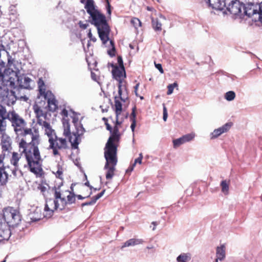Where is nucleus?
Instances as JSON below:
<instances>
[{"label": "nucleus", "mask_w": 262, "mask_h": 262, "mask_svg": "<svg viewBox=\"0 0 262 262\" xmlns=\"http://www.w3.org/2000/svg\"><path fill=\"white\" fill-rule=\"evenodd\" d=\"M9 120L11 122L17 139V144L21 153L24 154L30 171L40 177L43 174L41 158L39 146L41 140L37 128L27 127L25 119L16 112L10 114Z\"/></svg>", "instance_id": "f257e3e1"}, {"label": "nucleus", "mask_w": 262, "mask_h": 262, "mask_svg": "<svg viewBox=\"0 0 262 262\" xmlns=\"http://www.w3.org/2000/svg\"><path fill=\"white\" fill-rule=\"evenodd\" d=\"M84 8L92 19V24L97 29L108 26L105 15L95 9L93 0H87Z\"/></svg>", "instance_id": "f03ea898"}, {"label": "nucleus", "mask_w": 262, "mask_h": 262, "mask_svg": "<svg viewBox=\"0 0 262 262\" xmlns=\"http://www.w3.org/2000/svg\"><path fill=\"white\" fill-rule=\"evenodd\" d=\"M54 196L58 199L60 203V210L64 209L67 206L71 205L76 203V195L69 190H61L59 187H54Z\"/></svg>", "instance_id": "7ed1b4c3"}, {"label": "nucleus", "mask_w": 262, "mask_h": 262, "mask_svg": "<svg viewBox=\"0 0 262 262\" xmlns=\"http://www.w3.org/2000/svg\"><path fill=\"white\" fill-rule=\"evenodd\" d=\"M122 122L119 121L116 118V123L105 144L104 150H110L113 151H118V147L119 146L121 134L119 132V129L121 127Z\"/></svg>", "instance_id": "20e7f679"}, {"label": "nucleus", "mask_w": 262, "mask_h": 262, "mask_svg": "<svg viewBox=\"0 0 262 262\" xmlns=\"http://www.w3.org/2000/svg\"><path fill=\"white\" fill-rule=\"evenodd\" d=\"M104 155L106 160L104 169L107 170L106 179L111 180L115 175V166L118 162L117 152L104 150Z\"/></svg>", "instance_id": "39448f33"}, {"label": "nucleus", "mask_w": 262, "mask_h": 262, "mask_svg": "<svg viewBox=\"0 0 262 262\" xmlns=\"http://www.w3.org/2000/svg\"><path fill=\"white\" fill-rule=\"evenodd\" d=\"M15 60L14 59H8V66L9 70L2 72V69L0 67V81H9L10 84H14V81L17 78L16 71H18V69L15 68L14 67Z\"/></svg>", "instance_id": "423d86ee"}, {"label": "nucleus", "mask_w": 262, "mask_h": 262, "mask_svg": "<svg viewBox=\"0 0 262 262\" xmlns=\"http://www.w3.org/2000/svg\"><path fill=\"white\" fill-rule=\"evenodd\" d=\"M49 148L52 149L54 156H60V151L68 148V142L65 138L55 136L53 139H49Z\"/></svg>", "instance_id": "0eeeda50"}, {"label": "nucleus", "mask_w": 262, "mask_h": 262, "mask_svg": "<svg viewBox=\"0 0 262 262\" xmlns=\"http://www.w3.org/2000/svg\"><path fill=\"white\" fill-rule=\"evenodd\" d=\"M13 141L12 138L7 132V128L0 129V145L1 146L2 153L0 155L4 156L5 159L6 153L11 152L12 150Z\"/></svg>", "instance_id": "6e6552de"}, {"label": "nucleus", "mask_w": 262, "mask_h": 262, "mask_svg": "<svg viewBox=\"0 0 262 262\" xmlns=\"http://www.w3.org/2000/svg\"><path fill=\"white\" fill-rule=\"evenodd\" d=\"M5 222L9 226H14L21 221L19 212L13 207H8L4 210Z\"/></svg>", "instance_id": "1a4fd4ad"}, {"label": "nucleus", "mask_w": 262, "mask_h": 262, "mask_svg": "<svg viewBox=\"0 0 262 262\" xmlns=\"http://www.w3.org/2000/svg\"><path fill=\"white\" fill-rule=\"evenodd\" d=\"M226 10L234 15H242V9L243 5L238 0H226Z\"/></svg>", "instance_id": "9d476101"}, {"label": "nucleus", "mask_w": 262, "mask_h": 262, "mask_svg": "<svg viewBox=\"0 0 262 262\" xmlns=\"http://www.w3.org/2000/svg\"><path fill=\"white\" fill-rule=\"evenodd\" d=\"M76 131L73 133L74 137H70L69 142L71 143L72 148L77 149L79 144L80 137L85 132V129L81 123L75 125Z\"/></svg>", "instance_id": "9b49d317"}, {"label": "nucleus", "mask_w": 262, "mask_h": 262, "mask_svg": "<svg viewBox=\"0 0 262 262\" xmlns=\"http://www.w3.org/2000/svg\"><path fill=\"white\" fill-rule=\"evenodd\" d=\"M57 209L60 210V203L58 199H50L46 201V203L45 207V214L43 216L49 217L53 215L54 211Z\"/></svg>", "instance_id": "f8f14e48"}, {"label": "nucleus", "mask_w": 262, "mask_h": 262, "mask_svg": "<svg viewBox=\"0 0 262 262\" xmlns=\"http://www.w3.org/2000/svg\"><path fill=\"white\" fill-rule=\"evenodd\" d=\"M33 110L35 115L38 124H41L42 122L46 121L47 113L44 110L43 107L40 106L37 103H35L33 105Z\"/></svg>", "instance_id": "ddd939ff"}, {"label": "nucleus", "mask_w": 262, "mask_h": 262, "mask_svg": "<svg viewBox=\"0 0 262 262\" xmlns=\"http://www.w3.org/2000/svg\"><path fill=\"white\" fill-rule=\"evenodd\" d=\"M113 68L112 74L114 78L117 80L119 83H122L123 80L126 77V73L125 68L122 67H118L113 63L111 64Z\"/></svg>", "instance_id": "4468645a"}, {"label": "nucleus", "mask_w": 262, "mask_h": 262, "mask_svg": "<svg viewBox=\"0 0 262 262\" xmlns=\"http://www.w3.org/2000/svg\"><path fill=\"white\" fill-rule=\"evenodd\" d=\"M15 111H12L7 112V110L5 106L0 104V129L2 128H7V122L6 120H9L10 114L14 113Z\"/></svg>", "instance_id": "2eb2a0df"}, {"label": "nucleus", "mask_w": 262, "mask_h": 262, "mask_svg": "<svg viewBox=\"0 0 262 262\" xmlns=\"http://www.w3.org/2000/svg\"><path fill=\"white\" fill-rule=\"evenodd\" d=\"M8 174L5 171L4 156L0 155V187L4 186L8 182Z\"/></svg>", "instance_id": "dca6fc26"}, {"label": "nucleus", "mask_w": 262, "mask_h": 262, "mask_svg": "<svg viewBox=\"0 0 262 262\" xmlns=\"http://www.w3.org/2000/svg\"><path fill=\"white\" fill-rule=\"evenodd\" d=\"M244 14L248 17H251L255 14H257L258 11V5L254 3H247L243 5Z\"/></svg>", "instance_id": "f3484780"}, {"label": "nucleus", "mask_w": 262, "mask_h": 262, "mask_svg": "<svg viewBox=\"0 0 262 262\" xmlns=\"http://www.w3.org/2000/svg\"><path fill=\"white\" fill-rule=\"evenodd\" d=\"M44 98L47 100L49 110L52 112L56 111L58 108V101L53 94L52 92L47 93Z\"/></svg>", "instance_id": "a211bd4d"}, {"label": "nucleus", "mask_w": 262, "mask_h": 262, "mask_svg": "<svg viewBox=\"0 0 262 262\" xmlns=\"http://www.w3.org/2000/svg\"><path fill=\"white\" fill-rule=\"evenodd\" d=\"M151 25L153 29L156 32H161L162 30V20H165V17L160 14L159 18L151 17Z\"/></svg>", "instance_id": "6ab92c4d"}, {"label": "nucleus", "mask_w": 262, "mask_h": 262, "mask_svg": "<svg viewBox=\"0 0 262 262\" xmlns=\"http://www.w3.org/2000/svg\"><path fill=\"white\" fill-rule=\"evenodd\" d=\"M207 3L209 7L217 10H223L226 7V0H208Z\"/></svg>", "instance_id": "aec40b11"}, {"label": "nucleus", "mask_w": 262, "mask_h": 262, "mask_svg": "<svg viewBox=\"0 0 262 262\" xmlns=\"http://www.w3.org/2000/svg\"><path fill=\"white\" fill-rule=\"evenodd\" d=\"M97 30L100 39L103 44H105L109 39L108 34L110 31L109 26L98 28Z\"/></svg>", "instance_id": "412c9836"}, {"label": "nucleus", "mask_w": 262, "mask_h": 262, "mask_svg": "<svg viewBox=\"0 0 262 262\" xmlns=\"http://www.w3.org/2000/svg\"><path fill=\"white\" fill-rule=\"evenodd\" d=\"M39 125L44 129L45 134L48 137L49 139H53L54 136H55V131L52 129L50 123L45 121Z\"/></svg>", "instance_id": "4be33fe9"}, {"label": "nucleus", "mask_w": 262, "mask_h": 262, "mask_svg": "<svg viewBox=\"0 0 262 262\" xmlns=\"http://www.w3.org/2000/svg\"><path fill=\"white\" fill-rule=\"evenodd\" d=\"M11 235V231L9 225L6 223L0 225V240H7Z\"/></svg>", "instance_id": "5701e85b"}, {"label": "nucleus", "mask_w": 262, "mask_h": 262, "mask_svg": "<svg viewBox=\"0 0 262 262\" xmlns=\"http://www.w3.org/2000/svg\"><path fill=\"white\" fill-rule=\"evenodd\" d=\"M20 154L17 152L13 151L12 152L11 157L10 159V163L15 167H19L18 162L21 158V156L23 153H21L22 149L19 150Z\"/></svg>", "instance_id": "b1692460"}, {"label": "nucleus", "mask_w": 262, "mask_h": 262, "mask_svg": "<svg viewBox=\"0 0 262 262\" xmlns=\"http://www.w3.org/2000/svg\"><path fill=\"white\" fill-rule=\"evenodd\" d=\"M38 88L39 95L43 97L47 95V93H51L50 91H46V85L43 80L41 78H39L38 81Z\"/></svg>", "instance_id": "393cba45"}, {"label": "nucleus", "mask_w": 262, "mask_h": 262, "mask_svg": "<svg viewBox=\"0 0 262 262\" xmlns=\"http://www.w3.org/2000/svg\"><path fill=\"white\" fill-rule=\"evenodd\" d=\"M226 247L222 245L220 247H217L216 250V256L220 260H223L225 257Z\"/></svg>", "instance_id": "a878e982"}, {"label": "nucleus", "mask_w": 262, "mask_h": 262, "mask_svg": "<svg viewBox=\"0 0 262 262\" xmlns=\"http://www.w3.org/2000/svg\"><path fill=\"white\" fill-rule=\"evenodd\" d=\"M105 191V190H103L101 192H100L98 194H97V195L94 196L92 198V200L91 201L83 203L82 204V206H88V205H91L94 204L96 203V202L97 201V200H98L99 199H100L104 194Z\"/></svg>", "instance_id": "bb28decb"}, {"label": "nucleus", "mask_w": 262, "mask_h": 262, "mask_svg": "<svg viewBox=\"0 0 262 262\" xmlns=\"http://www.w3.org/2000/svg\"><path fill=\"white\" fill-rule=\"evenodd\" d=\"M142 241L141 239L132 238L124 243V245L122 246L121 248H123L126 247L135 246L141 244Z\"/></svg>", "instance_id": "cd10ccee"}, {"label": "nucleus", "mask_w": 262, "mask_h": 262, "mask_svg": "<svg viewBox=\"0 0 262 262\" xmlns=\"http://www.w3.org/2000/svg\"><path fill=\"white\" fill-rule=\"evenodd\" d=\"M114 108L116 118H118L119 115L121 114L122 111V105L119 100L116 99V98L115 100Z\"/></svg>", "instance_id": "c85d7f7f"}, {"label": "nucleus", "mask_w": 262, "mask_h": 262, "mask_svg": "<svg viewBox=\"0 0 262 262\" xmlns=\"http://www.w3.org/2000/svg\"><path fill=\"white\" fill-rule=\"evenodd\" d=\"M136 107H134L132 110V112L131 113L130 117V120L132 121L130 128L133 132H134L135 128L136 125Z\"/></svg>", "instance_id": "c756f323"}, {"label": "nucleus", "mask_w": 262, "mask_h": 262, "mask_svg": "<svg viewBox=\"0 0 262 262\" xmlns=\"http://www.w3.org/2000/svg\"><path fill=\"white\" fill-rule=\"evenodd\" d=\"M190 258L189 254L183 253L177 257V260L178 262H188L190 260Z\"/></svg>", "instance_id": "7c9ffc66"}, {"label": "nucleus", "mask_w": 262, "mask_h": 262, "mask_svg": "<svg viewBox=\"0 0 262 262\" xmlns=\"http://www.w3.org/2000/svg\"><path fill=\"white\" fill-rule=\"evenodd\" d=\"M63 169L61 166L58 164L57 166L56 171H53V173L55 175L56 177L60 179H62Z\"/></svg>", "instance_id": "2f4dec72"}, {"label": "nucleus", "mask_w": 262, "mask_h": 262, "mask_svg": "<svg viewBox=\"0 0 262 262\" xmlns=\"http://www.w3.org/2000/svg\"><path fill=\"white\" fill-rule=\"evenodd\" d=\"M229 184V180L228 181H227L226 180H223L221 183L222 191L225 194H227L228 193Z\"/></svg>", "instance_id": "473e14b6"}, {"label": "nucleus", "mask_w": 262, "mask_h": 262, "mask_svg": "<svg viewBox=\"0 0 262 262\" xmlns=\"http://www.w3.org/2000/svg\"><path fill=\"white\" fill-rule=\"evenodd\" d=\"M31 79L28 77H25L24 78V81H21L20 83V85L25 88V89H29L30 88V82H31Z\"/></svg>", "instance_id": "72a5a7b5"}, {"label": "nucleus", "mask_w": 262, "mask_h": 262, "mask_svg": "<svg viewBox=\"0 0 262 262\" xmlns=\"http://www.w3.org/2000/svg\"><path fill=\"white\" fill-rule=\"evenodd\" d=\"M233 125L232 122H228L223 125L222 127H220L222 134L227 132L231 127Z\"/></svg>", "instance_id": "f704fd0d"}, {"label": "nucleus", "mask_w": 262, "mask_h": 262, "mask_svg": "<svg viewBox=\"0 0 262 262\" xmlns=\"http://www.w3.org/2000/svg\"><path fill=\"white\" fill-rule=\"evenodd\" d=\"M233 125L232 122H228L223 125L222 127H220L222 134L227 132L231 127Z\"/></svg>", "instance_id": "c9c22d12"}, {"label": "nucleus", "mask_w": 262, "mask_h": 262, "mask_svg": "<svg viewBox=\"0 0 262 262\" xmlns=\"http://www.w3.org/2000/svg\"><path fill=\"white\" fill-rule=\"evenodd\" d=\"M38 189L40 191L44 196H47V193L49 189L47 186L42 184H39L38 186Z\"/></svg>", "instance_id": "e433bc0d"}, {"label": "nucleus", "mask_w": 262, "mask_h": 262, "mask_svg": "<svg viewBox=\"0 0 262 262\" xmlns=\"http://www.w3.org/2000/svg\"><path fill=\"white\" fill-rule=\"evenodd\" d=\"M185 143L182 137L173 140V145L174 148H177Z\"/></svg>", "instance_id": "4c0bfd02"}, {"label": "nucleus", "mask_w": 262, "mask_h": 262, "mask_svg": "<svg viewBox=\"0 0 262 262\" xmlns=\"http://www.w3.org/2000/svg\"><path fill=\"white\" fill-rule=\"evenodd\" d=\"M122 87H124L125 90L126 89L125 84H123V82L122 83H118V94L121 100L124 101L125 98L122 97Z\"/></svg>", "instance_id": "58836bf2"}, {"label": "nucleus", "mask_w": 262, "mask_h": 262, "mask_svg": "<svg viewBox=\"0 0 262 262\" xmlns=\"http://www.w3.org/2000/svg\"><path fill=\"white\" fill-rule=\"evenodd\" d=\"M225 97L228 101H232L235 97V94L233 91H229L225 94Z\"/></svg>", "instance_id": "ea45409f"}, {"label": "nucleus", "mask_w": 262, "mask_h": 262, "mask_svg": "<svg viewBox=\"0 0 262 262\" xmlns=\"http://www.w3.org/2000/svg\"><path fill=\"white\" fill-rule=\"evenodd\" d=\"M194 136L195 134L194 133H191L184 135L182 137L185 143L192 140L194 138Z\"/></svg>", "instance_id": "a19ab883"}, {"label": "nucleus", "mask_w": 262, "mask_h": 262, "mask_svg": "<svg viewBox=\"0 0 262 262\" xmlns=\"http://www.w3.org/2000/svg\"><path fill=\"white\" fill-rule=\"evenodd\" d=\"M63 134L64 136L68 137L69 138L70 137H74L73 135L72 136L71 135L70 129V125L68 123H67V126L64 127Z\"/></svg>", "instance_id": "79ce46f5"}, {"label": "nucleus", "mask_w": 262, "mask_h": 262, "mask_svg": "<svg viewBox=\"0 0 262 262\" xmlns=\"http://www.w3.org/2000/svg\"><path fill=\"white\" fill-rule=\"evenodd\" d=\"M130 22L133 25V26L136 28L141 26V22L140 20V19L138 18H133V19H132Z\"/></svg>", "instance_id": "37998d69"}, {"label": "nucleus", "mask_w": 262, "mask_h": 262, "mask_svg": "<svg viewBox=\"0 0 262 262\" xmlns=\"http://www.w3.org/2000/svg\"><path fill=\"white\" fill-rule=\"evenodd\" d=\"M176 86H178V84L177 82H174L173 84H169L167 86L168 90L167 92V94L170 95L171 94H172L174 88Z\"/></svg>", "instance_id": "c03bdc74"}, {"label": "nucleus", "mask_w": 262, "mask_h": 262, "mask_svg": "<svg viewBox=\"0 0 262 262\" xmlns=\"http://www.w3.org/2000/svg\"><path fill=\"white\" fill-rule=\"evenodd\" d=\"M222 134L221 130L220 127L217 129H215L214 130L213 132L212 133L211 139H214L218 137Z\"/></svg>", "instance_id": "a18cd8bd"}, {"label": "nucleus", "mask_w": 262, "mask_h": 262, "mask_svg": "<svg viewBox=\"0 0 262 262\" xmlns=\"http://www.w3.org/2000/svg\"><path fill=\"white\" fill-rule=\"evenodd\" d=\"M257 14L259 15V19L262 22V2L258 4V11Z\"/></svg>", "instance_id": "49530a36"}, {"label": "nucleus", "mask_w": 262, "mask_h": 262, "mask_svg": "<svg viewBox=\"0 0 262 262\" xmlns=\"http://www.w3.org/2000/svg\"><path fill=\"white\" fill-rule=\"evenodd\" d=\"M111 43L113 45V48L112 50H109L108 51V54L111 56H115V53H116V50H115V47H114V43L113 42L112 40H111Z\"/></svg>", "instance_id": "de8ad7c7"}, {"label": "nucleus", "mask_w": 262, "mask_h": 262, "mask_svg": "<svg viewBox=\"0 0 262 262\" xmlns=\"http://www.w3.org/2000/svg\"><path fill=\"white\" fill-rule=\"evenodd\" d=\"M142 159H143V156H142V154L141 153L139 155V157L138 158L135 159L133 164H135V166L137 163H139V164H141L142 163Z\"/></svg>", "instance_id": "09e8293b"}, {"label": "nucleus", "mask_w": 262, "mask_h": 262, "mask_svg": "<svg viewBox=\"0 0 262 262\" xmlns=\"http://www.w3.org/2000/svg\"><path fill=\"white\" fill-rule=\"evenodd\" d=\"M117 61H118V63L119 64V66H118V67L124 68V65H123L122 58L121 57V56H118L117 57Z\"/></svg>", "instance_id": "8fccbe9b"}, {"label": "nucleus", "mask_w": 262, "mask_h": 262, "mask_svg": "<svg viewBox=\"0 0 262 262\" xmlns=\"http://www.w3.org/2000/svg\"><path fill=\"white\" fill-rule=\"evenodd\" d=\"M5 223H6L5 222L4 220V210H3V212L0 211V225H2Z\"/></svg>", "instance_id": "3c124183"}, {"label": "nucleus", "mask_w": 262, "mask_h": 262, "mask_svg": "<svg viewBox=\"0 0 262 262\" xmlns=\"http://www.w3.org/2000/svg\"><path fill=\"white\" fill-rule=\"evenodd\" d=\"M167 117H168V114H167V109H166V107L165 106H164L163 118V120L164 121H166Z\"/></svg>", "instance_id": "603ef678"}, {"label": "nucleus", "mask_w": 262, "mask_h": 262, "mask_svg": "<svg viewBox=\"0 0 262 262\" xmlns=\"http://www.w3.org/2000/svg\"><path fill=\"white\" fill-rule=\"evenodd\" d=\"M61 115L65 119L68 116V111L66 108H64L62 110Z\"/></svg>", "instance_id": "864d4df0"}, {"label": "nucleus", "mask_w": 262, "mask_h": 262, "mask_svg": "<svg viewBox=\"0 0 262 262\" xmlns=\"http://www.w3.org/2000/svg\"><path fill=\"white\" fill-rule=\"evenodd\" d=\"M72 122L74 124V126L80 123L79 122L78 118L74 115L73 117Z\"/></svg>", "instance_id": "5fc2aeb1"}, {"label": "nucleus", "mask_w": 262, "mask_h": 262, "mask_svg": "<svg viewBox=\"0 0 262 262\" xmlns=\"http://www.w3.org/2000/svg\"><path fill=\"white\" fill-rule=\"evenodd\" d=\"M155 67H156V68L157 69L159 70V71H160V72L162 74L164 73V71L162 68V65L160 63H157V64L155 63Z\"/></svg>", "instance_id": "6e6d98bb"}, {"label": "nucleus", "mask_w": 262, "mask_h": 262, "mask_svg": "<svg viewBox=\"0 0 262 262\" xmlns=\"http://www.w3.org/2000/svg\"><path fill=\"white\" fill-rule=\"evenodd\" d=\"M106 3H107V6H106V8H107V13L109 14V15H111V5L109 3V1L108 0H105Z\"/></svg>", "instance_id": "4d7b16f0"}, {"label": "nucleus", "mask_w": 262, "mask_h": 262, "mask_svg": "<svg viewBox=\"0 0 262 262\" xmlns=\"http://www.w3.org/2000/svg\"><path fill=\"white\" fill-rule=\"evenodd\" d=\"M88 35V37L90 38L91 40L93 41V42H95L96 41V38L93 36L91 30H90Z\"/></svg>", "instance_id": "13d9d810"}, {"label": "nucleus", "mask_w": 262, "mask_h": 262, "mask_svg": "<svg viewBox=\"0 0 262 262\" xmlns=\"http://www.w3.org/2000/svg\"><path fill=\"white\" fill-rule=\"evenodd\" d=\"M135 164H132L129 166V167L128 168V169L126 170V173H130L131 172L135 167Z\"/></svg>", "instance_id": "bf43d9fd"}, {"label": "nucleus", "mask_w": 262, "mask_h": 262, "mask_svg": "<svg viewBox=\"0 0 262 262\" xmlns=\"http://www.w3.org/2000/svg\"><path fill=\"white\" fill-rule=\"evenodd\" d=\"M18 168L19 167L16 168V167H14V168L12 170V174H13V176L14 177L17 176V172L18 171Z\"/></svg>", "instance_id": "052dcab7"}, {"label": "nucleus", "mask_w": 262, "mask_h": 262, "mask_svg": "<svg viewBox=\"0 0 262 262\" xmlns=\"http://www.w3.org/2000/svg\"><path fill=\"white\" fill-rule=\"evenodd\" d=\"M139 85H140L139 83H137V84H136V85L134 86L135 93V94H136V95L137 96H138L137 91H138V88H139Z\"/></svg>", "instance_id": "680f3d73"}, {"label": "nucleus", "mask_w": 262, "mask_h": 262, "mask_svg": "<svg viewBox=\"0 0 262 262\" xmlns=\"http://www.w3.org/2000/svg\"><path fill=\"white\" fill-rule=\"evenodd\" d=\"M105 124L106 125V129L109 130L110 132H112V127L111 125H110L107 122H105Z\"/></svg>", "instance_id": "e2e57ef3"}, {"label": "nucleus", "mask_w": 262, "mask_h": 262, "mask_svg": "<svg viewBox=\"0 0 262 262\" xmlns=\"http://www.w3.org/2000/svg\"><path fill=\"white\" fill-rule=\"evenodd\" d=\"M80 27L81 28L85 29L87 27V25H86V24H82V25H80Z\"/></svg>", "instance_id": "0e129e2a"}, {"label": "nucleus", "mask_w": 262, "mask_h": 262, "mask_svg": "<svg viewBox=\"0 0 262 262\" xmlns=\"http://www.w3.org/2000/svg\"><path fill=\"white\" fill-rule=\"evenodd\" d=\"M76 197L79 200H83L85 198L84 197L82 196L81 195H76Z\"/></svg>", "instance_id": "69168bd1"}, {"label": "nucleus", "mask_w": 262, "mask_h": 262, "mask_svg": "<svg viewBox=\"0 0 262 262\" xmlns=\"http://www.w3.org/2000/svg\"><path fill=\"white\" fill-rule=\"evenodd\" d=\"M41 218H42L41 215H40V216H39V217H35L34 220H35V221H38V220H40Z\"/></svg>", "instance_id": "338daca9"}, {"label": "nucleus", "mask_w": 262, "mask_h": 262, "mask_svg": "<svg viewBox=\"0 0 262 262\" xmlns=\"http://www.w3.org/2000/svg\"><path fill=\"white\" fill-rule=\"evenodd\" d=\"M146 9H147V10H148V11H151V10H152V8L151 7H148H148H147Z\"/></svg>", "instance_id": "774afa93"}]
</instances>
